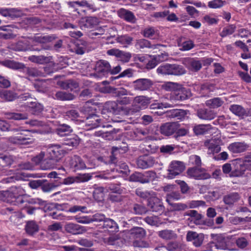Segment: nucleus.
<instances>
[{
    "mask_svg": "<svg viewBox=\"0 0 251 251\" xmlns=\"http://www.w3.org/2000/svg\"><path fill=\"white\" fill-rule=\"evenodd\" d=\"M179 127L176 123H167L160 127V131L162 134L170 136L175 133Z\"/></svg>",
    "mask_w": 251,
    "mask_h": 251,
    "instance_id": "aec40b11",
    "label": "nucleus"
},
{
    "mask_svg": "<svg viewBox=\"0 0 251 251\" xmlns=\"http://www.w3.org/2000/svg\"><path fill=\"white\" fill-rule=\"evenodd\" d=\"M150 103V99L145 96H139L134 98L131 107L126 108V114L132 115L134 113L146 108Z\"/></svg>",
    "mask_w": 251,
    "mask_h": 251,
    "instance_id": "20e7f679",
    "label": "nucleus"
},
{
    "mask_svg": "<svg viewBox=\"0 0 251 251\" xmlns=\"http://www.w3.org/2000/svg\"><path fill=\"white\" fill-rule=\"evenodd\" d=\"M187 63L188 68L192 71H198L202 66L201 60L190 59L188 60Z\"/></svg>",
    "mask_w": 251,
    "mask_h": 251,
    "instance_id": "58836bf2",
    "label": "nucleus"
},
{
    "mask_svg": "<svg viewBox=\"0 0 251 251\" xmlns=\"http://www.w3.org/2000/svg\"><path fill=\"white\" fill-rule=\"evenodd\" d=\"M133 87L135 90L146 91L150 89L153 85L152 81L148 78H139L133 82Z\"/></svg>",
    "mask_w": 251,
    "mask_h": 251,
    "instance_id": "ddd939ff",
    "label": "nucleus"
},
{
    "mask_svg": "<svg viewBox=\"0 0 251 251\" xmlns=\"http://www.w3.org/2000/svg\"><path fill=\"white\" fill-rule=\"evenodd\" d=\"M72 131V128L65 124L60 126L57 129V133L60 136L68 135Z\"/></svg>",
    "mask_w": 251,
    "mask_h": 251,
    "instance_id": "79ce46f5",
    "label": "nucleus"
},
{
    "mask_svg": "<svg viewBox=\"0 0 251 251\" xmlns=\"http://www.w3.org/2000/svg\"><path fill=\"white\" fill-rule=\"evenodd\" d=\"M136 194L139 197L148 199V205L152 211H157L162 207L161 200L156 197L155 194L152 192L144 191L140 189L136 191Z\"/></svg>",
    "mask_w": 251,
    "mask_h": 251,
    "instance_id": "7ed1b4c3",
    "label": "nucleus"
},
{
    "mask_svg": "<svg viewBox=\"0 0 251 251\" xmlns=\"http://www.w3.org/2000/svg\"><path fill=\"white\" fill-rule=\"evenodd\" d=\"M246 157L244 159L238 158L234 160L232 164V170L229 174L231 177H239L242 176L246 169H249V165L246 163Z\"/></svg>",
    "mask_w": 251,
    "mask_h": 251,
    "instance_id": "0eeeda50",
    "label": "nucleus"
},
{
    "mask_svg": "<svg viewBox=\"0 0 251 251\" xmlns=\"http://www.w3.org/2000/svg\"><path fill=\"white\" fill-rule=\"evenodd\" d=\"M1 97L7 101H12L16 98L15 94L9 91H4L1 93Z\"/></svg>",
    "mask_w": 251,
    "mask_h": 251,
    "instance_id": "69168bd1",
    "label": "nucleus"
},
{
    "mask_svg": "<svg viewBox=\"0 0 251 251\" xmlns=\"http://www.w3.org/2000/svg\"><path fill=\"white\" fill-rule=\"evenodd\" d=\"M117 41L118 43L124 45H129L132 42L133 38L127 35H124L118 36L117 38Z\"/></svg>",
    "mask_w": 251,
    "mask_h": 251,
    "instance_id": "6e6d98bb",
    "label": "nucleus"
},
{
    "mask_svg": "<svg viewBox=\"0 0 251 251\" xmlns=\"http://www.w3.org/2000/svg\"><path fill=\"white\" fill-rule=\"evenodd\" d=\"M175 149V145H166L162 146L160 148L161 152L165 154H171Z\"/></svg>",
    "mask_w": 251,
    "mask_h": 251,
    "instance_id": "e2e57ef3",
    "label": "nucleus"
},
{
    "mask_svg": "<svg viewBox=\"0 0 251 251\" xmlns=\"http://www.w3.org/2000/svg\"><path fill=\"white\" fill-rule=\"evenodd\" d=\"M188 176L196 179H206L210 177V175L202 170L196 168H191L187 170Z\"/></svg>",
    "mask_w": 251,
    "mask_h": 251,
    "instance_id": "6ab92c4d",
    "label": "nucleus"
},
{
    "mask_svg": "<svg viewBox=\"0 0 251 251\" xmlns=\"http://www.w3.org/2000/svg\"><path fill=\"white\" fill-rule=\"evenodd\" d=\"M65 228L67 232L73 234H82L86 231L84 226L71 223L67 224Z\"/></svg>",
    "mask_w": 251,
    "mask_h": 251,
    "instance_id": "393cba45",
    "label": "nucleus"
},
{
    "mask_svg": "<svg viewBox=\"0 0 251 251\" xmlns=\"http://www.w3.org/2000/svg\"><path fill=\"white\" fill-rule=\"evenodd\" d=\"M224 103V101L220 98H215L207 100L205 104L206 106L211 108H217L221 106Z\"/></svg>",
    "mask_w": 251,
    "mask_h": 251,
    "instance_id": "4c0bfd02",
    "label": "nucleus"
},
{
    "mask_svg": "<svg viewBox=\"0 0 251 251\" xmlns=\"http://www.w3.org/2000/svg\"><path fill=\"white\" fill-rule=\"evenodd\" d=\"M186 111L184 110L176 109L173 111L172 115L177 119L183 120L186 116Z\"/></svg>",
    "mask_w": 251,
    "mask_h": 251,
    "instance_id": "338daca9",
    "label": "nucleus"
},
{
    "mask_svg": "<svg viewBox=\"0 0 251 251\" xmlns=\"http://www.w3.org/2000/svg\"><path fill=\"white\" fill-rule=\"evenodd\" d=\"M3 173H5V175L7 176L12 175L10 176L3 178L2 180V182L3 183L15 182V180H19L22 178V176L18 175V173H15L12 170H9L6 173L3 172Z\"/></svg>",
    "mask_w": 251,
    "mask_h": 251,
    "instance_id": "e433bc0d",
    "label": "nucleus"
},
{
    "mask_svg": "<svg viewBox=\"0 0 251 251\" xmlns=\"http://www.w3.org/2000/svg\"><path fill=\"white\" fill-rule=\"evenodd\" d=\"M118 15L120 18L127 22L133 23L135 22V17L133 13L130 11L121 8L118 11Z\"/></svg>",
    "mask_w": 251,
    "mask_h": 251,
    "instance_id": "bb28decb",
    "label": "nucleus"
},
{
    "mask_svg": "<svg viewBox=\"0 0 251 251\" xmlns=\"http://www.w3.org/2000/svg\"><path fill=\"white\" fill-rule=\"evenodd\" d=\"M61 87L63 89H70L73 90V88H75L78 87V84L73 80H68L67 81H61L58 83Z\"/></svg>",
    "mask_w": 251,
    "mask_h": 251,
    "instance_id": "603ef678",
    "label": "nucleus"
},
{
    "mask_svg": "<svg viewBox=\"0 0 251 251\" xmlns=\"http://www.w3.org/2000/svg\"><path fill=\"white\" fill-rule=\"evenodd\" d=\"M197 114L199 118L205 120H211L216 117V113L213 111L206 109H200Z\"/></svg>",
    "mask_w": 251,
    "mask_h": 251,
    "instance_id": "c756f323",
    "label": "nucleus"
},
{
    "mask_svg": "<svg viewBox=\"0 0 251 251\" xmlns=\"http://www.w3.org/2000/svg\"><path fill=\"white\" fill-rule=\"evenodd\" d=\"M107 54L115 56L119 60L123 62H128L131 57V54L129 52L123 51L117 49H112L107 51Z\"/></svg>",
    "mask_w": 251,
    "mask_h": 251,
    "instance_id": "dca6fc26",
    "label": "nucleus"
},
{
    "mask_svg": "<svg viewBox=\"0 0 251 251\" xmlns=\"http://www.w3.org/2000/svg\"><path fill=\"white\" fill-rule=\"evenodd\" d=\"M34 139L29 137L24 132L19 133L16 135L9 138L11 143L18 145H28L34 142Z\"/></svg>",
    "mask_w": 251,
    "mask_h": 251,
    "instance_id": "f8f14e48",
    "label": "nucleus"
},
{
    "mask_svg": "<svg viewBox=\"0 0 251 251\" xmlns=\"http://www.w3.org/2000/svg\"><path fill=\"white\" fill-rule=\"evenodd\" d=\"M68 4L70 7L74 8V10L76 11L78 10V7H85L93 12L98 10V8L93 3H89L87 1L69 2Z\"/></svg>",
    "mask_w": 251,
    "mask_h": 251,
    "instance_id": "4be33fe9",
    "label": "nucleus"
},
{
    "mask_svg": "<svg viewBox=\"0 0 251 251\" xmlns=\"http://www.w3.org/2000/svg\"><path fill=\"white\" fill-rule=\"evenodd\" d=\"M211 128L210 125H199L194 126L193 131L196 135H201L208 132Z\"/></svg>",
    "mask_w": 251,
    "mask_h": 251,
    "instance_id": "f704fd0d",
    "label": "nucleus"
},
{
    "mask_svg": "<svg viewBox=\"0 0 251 251\" xmlns=\"http://www.w3.org/2000/svg\"><path fill=\"white\" fill-rule=\"evenodd\" d=\"M102 226L104 231L107 232L110 236L107 238V243L109 245H113L114 244V240L111 235L113 232H117L118 231L119 227L117 224L112 219L106 218L103 222Z\"/></svg>",
    "mask_w": 251,
    "mask_h": 251,
    "instance_id": "6e6552de",
    "label": "nucleus"
},
{
    "mask_svg": "<svg viewBox=\"0 0 251 251\" xmlns=\"http://www.w3.org/2000/svg\"><path fill=\"white\" fill-rule=\"evenodd\" d=\"M145 230L140 227H135L130 230L131 237L136 238H141L145 235Z\"/></svg>",
    "mask_w": 251,
    "mask_h": 251,
    "instance_id": "a18cd8bd",
    "label": "nucleus"
},
{
    "mask_svg": "<svg viewBox=\"0 0 251 251\" xmlns=\"http://www.w3.org/2000/svg\"><path fill=\"white\" fill-rule=\"evenodd\" d=\"M143 35L145 37L154 39L158 37L159 32L153 27H148L143 30Z\"/></svg>",
    "mask_w": 251,
    "mask_h": 251,
    "instance_id": "473e14b6",
    "label": "nucleus"
},
{
    "mask_svg": "<svg viewBox=\"0 0 251 251\" xmlns=\"http://www.w3.org/2000/svg\"><path fill=\"white\" fill-rule=\"evenodd\" d=\"M236 26L234 25H228L224 27L221 32L220 35L222 37H226L232 34L235 30Z\"/></svg>",
    "mask_w": 251,
    "mask_h": 251,
    "instance_id": "864d4df0",
    "label": "nucleus"
},
{
    "mask_svg": "<svg viewBox=\"0 0 251 251\" xmlns=\"http://www.w3.org/2000/svg\"><path fill=\"white\" fill-rule=\"evenodd\" d=\"M240 199V196L237 193H231L224 198V201L226 204H232L237 201Z\"/></svg>",
    "mask_w": 251,
    "mask_h": 251,
    "instance_id": "ea45409f",
    "label": "nucleus"
},
{
    "mask_svg": "<svg viewBox=\"0 0 251 251\" xmlns=\"http://www.w3.org/2000/svg\"><path fill=\"white\" fill-rule=\"evenodd\" d=\"M26 192L21 186H12L8 190L0 191V200L20 205L25 201Z\"/></svg>",
    "mask_w": 251,
    "mask_h": 251,
    "instance_id": "f03ea898",
    "label": "nucleus"
},
{
    "mask_svg": "<svg viewBox=\"0 0 251 251\" xmlns=\"http://www.w3.org/2000/svg\"><path fill=\"white\" fill-rule=\"evenodd\" d=\"M185 169V166L182 162L174 161L171 162L168 169V177L173 178L180 174Z\"/></svg>",
    "mask_w": 251,
    "mask_h": 251,
    "instance_id": "9b49d317",
    "label": "nucleus"
},
{
    "mask_svg": "<svg viewBox=\"0 0 251 251\" xmlns=\"http://www.w3.org/2000/svg\"><path fill=\"white\" fill-rule=\"evenodd\" d=\"M135 46L137 49H144L145 48L151 49H157L158 47L162 46L161 45L157 44L151 45L147 40L142 39L137 41Z\"/></svg>",
    "mask_w": 251,
    "mask_h": 251,
    "instance_id": "2f4dec72",
    "label": "nucleus"
},
{
    "mask_svg": "<svg viewBox=\"0 0 251 251\" xmlns=\"http://www.w3.org/2000/svg\"><path fill=\"white\" fill-rule=\"evenodd\" d=\"M55 96L57 99L61 100H69L74 99V96L72 94L62 91L57 92Z\"/></svg>",
    "mask_w": 251,
    "mask_h": 251,
    "instance_id": "3c124183",
    "label": "nucleus"
},
{
    "mask_svg": "<svg viewBox=\"0 0 251 251\" xmlns=\"http://www.w3.org/2000/svg\"><path fill=\"white\" fill-rule=\"evenodd\" d=\"M218 21V19L214 15H205L202 19V22L203 23H206L209 25L216 24Z\"/></svg>",
    "mask_w": 251,
    "mask_h": 251,
    "instance_id": "5fc2aeb1",
    "label": "nucleus"
},
{
    "mask_svg": "<svg viewBox=\"0 0 251 251\" xmlns=\"http://www.w3.org/2000/svg\"><path fill=\"white\" fill-rule=\"evenodd\" d=\"M0 64L7 68L14 70L22 69L25 68L24 64L14 60H5L1 61Z\"/></svg>",
    "mask_w": 251,
    "mask_h": 251,
    "instance_id": "7c9ffc66",
    "label": "nucleus"
},
{
    "mask_svg": "<svg viewBox=\"0 0 251 251\" xmlns=\"http://www.w3.org/2000/svg\"><path fill=\"white\" fill-rule=\"evenodd\" d=\"M14 162V158L11 156H0V170L4 166H9Z\"/></svg>",
    "mask_w": 251,
    "mask_h": 251,
    "instance_id": "49530a36",
    "label": "nucleus"
},
{
    "mask_svg": "<svg viewBox=\"0 0 251 251\" xmlns=\"http://www.w3.org/2000/svg\"><path fill=\"white\" fill-rule=\"evenodd\" d=\"M154 175L153 172L151 171L146 172L144 174L136 172L130 176L129 179L131 181L148 183L152 179Z\"/></svg>",
    "mask_w": 251,
    "mask_h": 251,
    "instance_id": "9d476101",
    "label": "nucleus"
},
{
    "mask_svg": "<svg viewBox=\"0 0 251 251\" xmlns=\"http://www.w3.org/2000/svg\"><path fill=\"white\" fill-rule=\"evenodd\" d=\"M182 196L178 192H173L166 195V201L168 203H171L173 201H178L181 199Z\"/></svg>",
    "mask_w": 251,
    "mask_h": 251,
    "instance_id": "09e8293b",
    "label": "nucleus"
},
{
    "mask_svg": "<svg viewBox=\"0 0 251 251\" xmlns=\"http://www.w3.org/2000/svg\"><path fill=\"white\" fill-rule=\"evenodd\" d=\"M29 60L38 64H43L46 61V58L43 56H30L28 57Z\"/></svg>",
    "mask_w": 251,
    "mask_h": 251,
    "instance_id": "774afa93",
    "label": "nucleus"
},
{
    "mask_svg": "<svg viewBox=\"0 0 251 251\" xmlns=\"http://www.w3.org/2000/svg\"><path fill=\"white\" fill-rule=\"evenodd\" d=\"M219 142L220 141L217 139L206 141L204 143V146L207 149V153L209 154L218 153L221 151Z\"/></svg>",
    "mask_w": 251,
    "mask_h": 251,
    "instance_id": "412c9836",
    "label": "nucleus"
},
{
    "mask_svg": "<svg viewBox=\"0 0 251 251\" xmlns=\"http://www.w3.org/2000/svg\"><path fill=\"white\" fill-rule=\"evenodd\" d=\"M91 178L89 174L79 175L75 176H69L63 179V184L71 185L75 183H80L88 181Z\"/></svg>",
    "mask_w": 251,
    "mask_h": 251,
    "instance_id": "4468645a",
    "label": "nucleus"
},
{
    "mask_svg": "<svg viewBox=\"0 0 251 251\" xmlns=\"http://www.w3.org/2000/svg\"><path fill=\"white\" fill-rule=\"evenodd\" d=\"M186 239L188 241L193 242L196 247H200L202 244L204 240V235L202 233H198L196 232L189 231L186 234Z\"/></svg>",
    "mask_w": 251,
    "mask_h": 251,
    "instance_id": "f3484780",
    "label": "nucleus"
},
{
    "mask_svg": "<svg viewBox=\"0 0 251 251\" xmlns=\"http://www.w3.org/2000/svg\"><path fill=\"white\" fill-rule=\"evenodd\" d=\"M71 167L75 170H81L86 168L84 162L79 156H74L70 161Z\"/></svg>",
    "mask_w": 251,
    "mask_h": 251,
    "instance_id": "cd10ccee",
    "label": "nucleus"
},
{
    "mask_svg": "<svg viewBox=\"0 0 251 251\" xmlns=\"http://www.w3.org/2000/svg\"><path fill=\"white\" fill-rule=\"evenodd\" d=\"M229 110L232 113L239 117H243L248 115L246 110L239 105H231L230 106Z\"/></svg>",
    "mask_w": 251,
    "mask_h": 251,
    "instance_id": "c9c22d12",
    "label": "nucleus"
},
{
    "mask_svg": "<svg viewBox=\"0 0 251 251\" xmlns=\"http://www.w3.org/2000/svg\"><path fill=\"white\" fill-rule=\"evenodd\" d=\"M225 2L222 0H213L208 2V6L210 8H220L225 4Z\"/></svg>",
    "mask_w": 251,
    "mask_h": 251,
    "instance_id": "052dcab7",
    "label": "nucleus"
},
{
    "mask_svg": "<svg viewBox=\"0 0 251 251\" xmlns=\"http://www.w3.org/2000/svg\"><path fill=\"white\" fill-rule=\"evenodd\" d=\"M79 138L76 135H73L65 139L63 145L74 147H76L79 144Z\"/></svg>",
    "mask_w": 251,
    "mask_h": 251,
    "instance_id": "37998d69",
    "label": "nucleus"
},
{
    "mask_svg": "<svg viewBox=\"0 0 251 251\" xmlns=\"http://www.w3.org/2000/svg\"><path fill=\"white\" fill-rule=\"evenodd\" d=\"M93 70L94 72L90 74V76L98 78H101L109 73L110 65L107 61L100 60L96 63Z\"/></svg>",
    "mask_w": 251,
    "mask_h": 251,
    "instance_id": "423d86ee",
    "label": "nucleus"
},
{
    "mask_svg": "<svg viewBox=\"0 0 251 251\" xmlns=\"http://www.w3.org/2000/svg\"><path fill=\"white\" fill-rule=\"evenodd\" d=\"M54 39V37L50 35H36L33 38V40L37 43H46L51 41Z\"/></svg>",
    "mask_w": 251,
    "mask_h": 251,
    "instance_id": "a19ab883",
    "label": "nucleus"
},
{
    "mask_svg": "<svg viewBox=\"0 0 251 251\" xmlns=\"http://www.w3.org/2000/svg\"><path fill=\"white\" fill-rule=\"evenodd\" d=\"M248 148V146L243 142H235L230 144L228 150L232 153H240L245 151Z\"/></svg>",
    "mask_w": 251,
    "mask_h": 251,
    "instance_id": "a878e982",
    "label": "nucleus"
},
{
    "mask_svg": "<svg viewBox=\"0 0 251 251\" xmlns=\"http://www.w3.org/2000/svg\"><path fill=\"white\" fill-rule=\"evenodd\" d=\"M26 114L16 113H9L7 114V118L16 120H24L27 119Z\"/></svg>",
    "mask_w": 251,
    "mask_h": 251,
    "instance_id": "bf43d9fd",
    "label": "nucleus"
},
{
    "mask_svg": "<svg viewBox=\"0 0 251 251\" xmlns=\"http://www.w3.org/2000/svg\"><path fill=\"white\" fill-rule=\"evenodd\" d=\"M21 13V11L15 8L0 9V14L4 17L14 18L19 17Z\"/></svg>",
    "mask_w": 251,
    "mask_h": 251,
    "instance_id": "c85d7f7f",
    "label": "nucleus"
},
{
    "mask_svg": "<svg viewBox=\"0 0 251 251\" xmlns=\"http://www.w3.org/2000/svg\"><path fill=\"white\" fill-rule=\"evenodd\" d=\"M190 92L185 88H181L175 91L171 97L172 100L174 101L183 100L189 98Z\"/></svg>",
    "mask_w": 251,
    "mask_h": 251,
    "instance_id": "b1692460",
    "label": "nucleus"
},
{
    "mask_svg": "<svg viewBox=\"0 0 251 251\" xmlns=\"http://www.w3.org/2000/svg\"><path fill=\"white\" fill-rule=\"evenodd\" d=\"M65 151L59 145L49 147L45 151H42L33 158L36 164H40L43 170H48L52 166V161H58L63 156Z\"/></svg>",
    "mask_w": 251,
    "mask_h": 251,
    "instance_id": "f257e3e1",
    "label": "nucleus"
},
{
    "mask_svg": "<svg viewBox=\"0 0 251 251\" xmlns=\"http://www.w3.org/2000/svg\"><path fill=\"white\" fill-rule=\"evenodd\" d=\"M155 163L154 158L149 156H140L136 161L138 167L143 169L153 166Z\"/></svg>",
    "mask_w": 251,
    "mask_h": 251,
    "instance_id": "2eb2a0df",
    "label": "nucleus"
},
{
    "mask_svg": "<svg viewBox=\"0 0 251 251\" xmlns=\"http://www.w3.org/2000/svg\"><path fill=\"white\" fill-rule=\"evenodd\" d=\"M158 235L166 240L175 239L177 237V235L174 231L168 229L158 231Z\"/></svg>",
    "mask_w": 251,
    "mask_h": 251,
    "instance_id": "72a5a7b5",
    "label": "nucleus"
},
{
    "mask_svg": "<svg viewBox=\"0 0 251 251\" xmlns=\"http://www.w3.org/2000/svg\"><path fill=\"white\" fill-rule=\"evenodd\" d=\"M26 232L29 235H32L37 232L39 227L37 224L34 221H29L26 223L25 226Z\"/></svg>",
    "mask_w": 251,
    "mask_h": 251,
    "instance_id": "c03bdc74",
    "label": "nucleus"
},
{
    "mask_svg": "<svg viewBox=\"0 0 251 251\" xmlns=\"http://www.w3.org/2000/svg\"><path fill=\"white\" fill-rule=\"evenodd\" d=\"M170 205V210L172 211H183L188 208L186 204L182 203H168Z\"/></svg>",
    "mask_w": 251,
    "mask_h": 251,
    "instance_id": "de8ad7c7",
    "label": "nucleus"
},
{
    "mask_svg": "<svg viewBox=\"0 0 251 251\" xmlns=\"http://www.w3.org/2000/svg\"><path fill=\"white\" fill-rule=\"evenodd\" d=\"M101 120L96 115H91L86 117L85 120H84L83 122L85 123L84 127L86 130H91L96 128L100 126V122Z\"/></svg>",
    "mask_w": 251,
    "mask_h": 251,
    "instance_id": "a211bd4d",
    "label": "nucleus"
},
{
    "mask_svg": "<svg viewBox=\"0 0 251 251\" xmlns=\"http://www.w3.org/2000/svg\"><path fill=\"white\" fill-rule=\"evenodd\" d=\"M187 205L188 207L190 208H195L199 206H206L205 202L202 201H189Z\"/></svg>",
    "mask_w": 251,
    "mask_h": 251,
    "instance_id": "0e129e2a",
    "label": "nucleus"
},
{
    "mask_svg": "<svg viewBox=\"0 0 251 251\" xmlns=\"http://www.w3.org/2000/svg\"><path fill=\"white\" fill-rule=\"evenodd\" d=\"M159 74L168 75H181L185 74V71L181 66L176 64H165L157 69Z\"/></svg>",
    "mask_w": 251,
    "mask_h": 251,
    "instance_id": "39448f33",
    "label": "nucleus"
},
{
    "mask_svg": "<svg viewBox=\"0 0 251 251\" xmlns=\"http://www.w3.org/2000/svg\"><path fill=\"white\" fill-rule=\"evenodd\" d=\"M104 188L102 187H96L93 192V196L95 199L100 201L103 198Z\"/></svg>",
    "mask_w": 251,
    "mask_h": 251,
    "instance_id": "13d9d810",
    "label": "nucleus"
},
{
    "mask_svg": "<svg viewBox=\"0 0 251 251\" xmlns=\"http://www.w3.org/2000/svg\"><path fill=\"white\" fill-rule=\"evenodd\" d=\"M99 19L96 17H88L83 18L79 22V25L81 29L92 28L97 25L99 23Z\"/></svg>",
    "mask_w": 251,
    "mask_h": 251,
    "instance_id": "5701e85b",
    "label": "nucleus"
},
{
    "mask_svg": "<svg viewBox=\"0 0 251 251\" xmlns=\"http://www.w3.org/2000/svg\"><path fill=\"white\" fill-rule=\"evenodd\" d=\"M229 240L222 235H216L213 236V240L211 243L212 247L216 249L223 250H232L230 248Z\"/></svg>",
    "mask_w": 251,
    "mask_h": 251,
    "instance_id": "1a4fd4ad",
    "label": "nucleus"
},
{
    "mask_svg": "<svg viewBox=\"0 0 251 251\" xmlns=\"http://www.w3.org/2000/svg\"><path fill=\"white\" fill-rule=\"evenodd\" d=\"M31 112L34 115H38L43 110V106L39 103L32 102L31 106Z\"/></svg>",
    "mask_w": 251,
    "mask_h": 251,
    "instance_id": "4d7b16f0",
    "label": "nucleus"
},
{
    "mask_svg": "<svg viewBox=\"0 0 251 251\" xmlns=\"http://www.w3.org/2000/svg\"><path fill=\"white\" fill-rule=\"evenodd\" d=\"M189 165H195L196 166H201V162L200 156L196 155H192L189 157Z\"/></svg>",
    "mask_w": 251,
    "mask_h": 251,
    "instance_id": "680f3d73",
    "label": "nucleus"
},
{
    "mask_svg": "<svg viewBox=\"0 0 251 251\" xmlns=\"http://www.w3.org/2000/svg\"><path fill=\"white\" fill-rule=\"evenodd\" d=\"M178 46L180 50L183 51L189 50L194 47V42L192 40L185 41L182 43L178 42Z\"/></svg>",
    "mask_w": 251,
    "mask_h": 251,
    "instance_id": "8fccbe9b",
    "label": "nucleus"
}]
</instances>
